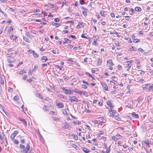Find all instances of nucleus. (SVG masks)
Masks as SVG:
<instances>
[{
    "mask_svg": "<svg viewBox=\"0 0 153 153\" xmlns=\"http://www.w3.org/2000/svg\"><path fill=\"white\" fill-rule=\"evenodd\" d=\"M102 60L98 58L97 61V65H101L102 64Z\"/></svg>",
    "mask_w": 153,
    "mask_h": 153,
    "instance_id": "obj_10",
    "label": "nucleus"
},
{
    "mask_svg": "<svg viewBox=\"0 0 153 153\" xmlns=\"http://www.w3.org/2000/svg\"><path fill=\"white\" fill-rule=\"evenodd\" d=\"M114 65V64L113 63L112 60L110 59L107 61V65L108 66H112Z\"/></svg>",
    "mask_w": 153,
    "mask_h": 153,
    "instance_id": "obj_5",
    "label": "nucleus"
},
{
    "mask_svg": "<svg viewBox=\"0 0 153 153\" xmlns=\"http://www.w3.org/2000/svg\"><path fill=\"white\" fill-rule=\"evenodd\" d=\"M20 147L23 150V151L24 152V153H25V146L22 144L20 145Z\"/></svg>",
    "mask_w": 153,
    "mask_h": 153,
    "instance_id": "obj_11",
    "label": "nucleus"
},
{
    "mask_svg": "<svg viewBox=\"0 0 153 153\" xmlns=\"http://www.w3.org/2000/svg\"><path fill=\"white\" fill-rule=\"evenodd\" d=\"M27 77V76L26 75H24L23 76V79L24 80H25Z\"/></svg>",
    "mask_w": 153,
    "mask_h": 153,
    "instance_id": "obj_60",
    "label": "nucleus"
},
{
    "mask_svg": "<svg viewBox=\"0 0 153 153\" xmlns=\"http://www.w3.org/2000/svg\"><path fill=\"white\" fill-rule=\"evenodd\" d=\"M33 56L35 57H38L39 56V55L34 51H33Z\"/></svg>",
    "mask_w": 153,
    "mask_h": 153,
    "instance_id": "obj_22",
    "label": "nucleus"
},
{
    "mask_svg": "<svg viewBox=\"0 0 153 153\" xmlns=\"http://www.w3.org/2000/svg\"><path fill=\"white\" fill-rule=\"evenodd\" d=\"M14 143L16 144H18L19 143V141L17 140H14Z\"/></svg>",
    "mask_w": 153,
    "mask_h": 153,
    "instance_id": "obj_41",
    "label": "nucleus"
},
{
    "mask_svg": "<svg viewBox=\"0 0 153 153\" xmlns=\"http://www.w3.org/2000/svg\"><path fill=\"white\" fill-rule=\"evenodd\" d=\"M49 107L48 106L44 105L43 108V109L45 111H48L49 110Z\"/></svg>",
    "mask_w": 153,
    "mask_h": 153,
    "instance_id": "obj_15",
    "label": "nucleus"
},
{
    "mask_svg": "<svg viewBox=\"0 0 153 153\" xmlns=\"http://www.w3.org/2000/svg\"><path fill=\"white\" fill-rule=\"evenodd\" d=\"M62 89L65 91V93L66 94H73V91L71 90L66 89L64 88H63Z\"/></svg>",
    "mask_w": 153,
    "mask_h": 153,
    "instance_id": "obj_3",
    "label": "nucleus"
},
{
    "mask_svg": "<svg viewBox=\"0 0 153 153\" xmlns=\"http://www.w3.org/2000/svg\"><path fill=\"white\" fill-rule=\"evenodd\" d=\"M141 8L140 7H135V10L137 12H140L141 11Z\"/></svg>",
    "mask_w": 153,
    "mask_h": 153,
    "instance_id": "obj_19",
    "label": "nucleus"
},
{
    "mask_svg": "<svg viewBox=\"0 0 153 153\" xmlns=\"http://www.w3.org/2000/svg\"><path fill=\"white\" fill-rule=\"evenodd\" d=\"M110 146H109V147L107 149L105 152L107 153H109L110 152Z\"/></svg>",
    "mask_w": 153,
    "mask_h": 153,
    "instance_id": "obj_31",
    "label": "nucleus"
},
{
    "mask_svg": "<svg viewBox=\"0 0 153 153\" xmlns=\"http://www.w3.org/2000/svg\"><path fill=\"white\" fill-rule=\"evenodd\" d=\"M67 61H69V62H68L69 63H71V62H73L71 58L69 59L68 60H67Z\"/></svg>",
    "mask_w": 153,
    "mask_h": 153,
    "instance_id": "obj_45",
    "label": "nucleus"
},
{
    "mask_svg": "<svg viewBox=\"0 0 153 153\" xmlns=\"http://www.w3.org/2000/svg\"><path fill=\"white\" fill-rule=\"evenodd\" d=\"M88 59V58L87 57H86L84 59V61L86 63H87L88 62V61L87 59Z\"/></svg>",
    "mask_w": 153,
    "mask_h": 153,
    "instance_id": "obj_64",
    "label": "nucleus"
},
{
    "mask_svg": "<svg viewBox=\"0 0 153 153\" xmlns=\"http://www.w3.org/2000/svg\"><path fill=\"white\" fill-rule=\"evenodd\" d=\"M12 53L7 54L6 55V57L7 58V61L8 62H14L15 61L14 58L12 56Z\"/></svg>",
    "mask_w": 153,
    "mask_h": 153,
    "instance_id": "obj_1",
    "label": "nucleus"
},
{
    "mask_svg": "<svg viewBox=\"0 0 153 153\" xmlns=\"http://www.w3.org/2000/svg\"><path fill=\"white\" fill-rule=\"evenodd\" d=\"M41 13L42 14H43L44 16H46L47 15V13L43 11H42Z\"/></svg>",
    "mask_w": 153,
    "mask_h": 153,
    "instance_id": "obj_48",
    "label": "nucleus"
},
{
    "mask_svg": "<svg viewBox=\"0 0 153 153\" xmlns=\"http://www.w3.org/2000/svg\"><path fill=\"white\" fill-rule=\"evenodd\" d=\"M58 106V107L59 108H63L64 106V104L62 102L57 103L56 104Z\"/></svg>",
    "mask_w": 153,
    "mask_h": 153,
    "instance_id": "obj_8",
    "label": "nucleus"
},
{
    "mask_svg": "<svg viewBox=\"0 0 153 153\" xmlns=\"http://www.w3.org/2000/svg\"><path fill=\"white\" fill-rule=\"evenodd\" d=\"M82 149L83 151L85 153H89L90 152L89 150L87 149V148L85 147H83L82 148Z\"/></svg>",
    "mask_w": 153,
    "mask_h": 153,
    "instance_id": "obj_16",
    "label": "nucleus"
},
{
    "mask_svg": "<svg viewBox=\"0 0 153 153\" xmlns=\"http://www.w3.org/2000/svg\"><path fill=\"white\" fill-rule=\"evenodd\" d=\"M107 105L111 107L110 109H113L114 106L112 105V104L111 102V100H108L107 102Z\"/></svg>",
    "mask_w": 153,
    "mask_h": 153,
    "instance_id": "obj_4",
    "label": "nucleus"
},
{
    "mask_svg": "<svg viewBox=\"0 0 153 153\" xmlns=\"http://www.w3.org/2000/svg\"><path fill=\"white\" fill-rule=\"evenodd\" d=\"M18 133H19L18 131H17V130L15 131H14L13 134H11L13 135H14L15 136H16V135H17V134Z\"/></svg>",
    "mask_w": 153,
    "mask_h": 153,
    "instance_id": "obj_24",
    "label": "nucleus"
},
{
    "mask_svg": "<svg viewBox=\"0 0 153 153\" xmlns=\"http://www.w3.org/2000/svg\"><path fill=\"white\" fill-rule=\"evenodd\" d=\"M125 19L126 20H129L130 19V17L129 16H126L125 17Z\"/></svg>",
    "mask_w": 153,
    "mask_h": 153,
    "instance_id": "obj_63",
    "label": "nucleus"
},
{
    "mask_svg": "<svg viewBox=\"0 0 153 153\" xmlns=\"http://www.w3.org/2000/svg\"><path fill=\"white\" fill-rule=\"evenodd\" d=\"M113 109H110L109 110V113L110 114V116H112L114 115L115 113V111L114 110H113Z\"/></svg>",
    "mask_w": 153,
    "mask_h": 153,
    "instance_id": "obj_9",
    "label": "nucleus"
},
{
    "mask_svg": "<svg viewBox=\"0 0 153 153\" xmlns=\"http://www.w3.org/2000/svg\"><path fill=\"white\" fill-rule=\"evenodd\" d=\"M10 27V29L8 31V33H10L11 31H13V29L12 28V27Z\"/></svg>",
    "mask_w": 153,
    "mask_h": 153,
    "instance_id": "obj_53",
    "label": "nucleus"
},
{
    "mask_svg": "<svg viewBox=\"0 0 153 153\" xmlns=\"http://www.w3.org/2000/svg\"><path fill=\"white\" fill-rule=\"evenodd\" d=\"M93 122L95 124H100V120H95L93 121Z\"/></svg>",
    "mask_w": 153,
    "mask_h": 153,
    "instance_id": "obj_17",
    "label": "nucleus"
},
{
    "mask_svg": "<svg viewBox=\"0 0 153 153\" xmlns=\"http://www.w3.org/2000/svg\"><path fill=\"white\" fill-rule=\"evenodd\" d=\"M105 13V11L103 10H102L100 12V14L101 16H104V14Z\"/></svg>",
    "mask_w": 153,
    "mask_h": 153,
    "instance_id": "obj_30",
    "label": "nucleus"
},
{
    "mask_svg": "<svg viewBox=\"0 0 153 153\" xmlns=\"http://www.w3.org/2000/svg\"><path fill=\"white\" fill-rule=\"evenodd\" d=\"M114 119L117 120H120V118L117 115L114 116Z\"/></svg>",
    "mask_w": 153,
    "mask_h": 153,
    "instance_id": "obj_37",
    "label": "nucleus"
},
{
    "mask_svg": "<svg viewBox=\"0 0 153 153\" xmlns=\"http://www.w3.org/2000/svg\"><path fill=\"white\" fill-rule=\"evenodd\" d=\"M0 82L1 84H4V81L3 78L1 77H0Z\"/></svg>",
    "mask_w": 153,
    "mask_h": 153,
    "instance_id": "obj_28",
    "label": "nucleus"
},
{
    "mask_svg": "<svg viewBox=\"0 0 153 153\" xmlns=\"http://www.w3.org/2000/svg\"><path fill=\"white\" fill-rule=\"evenodd\" d=\"M126 65H127L128 66L130 65H129L130 62L129 61H126Z\"/></svg>",
    "mask_w": 153,
    "mask_h": 153,
    "instance_id": "obj_61",
    "label": "nucleus"
},
{
    "mask_svg": "<svg viewBox=\"0 0 153 153\" xmlns=\"http://www.w3.org/2000/svg\"><path fill=\"white\" fill-rule=\"evenodd\" d=\"M34 71L33 70H31V69H30L28 72V74L29 75H32V74Z\"/></svg>",
    "mask_w": 153,
    "mask_h": 153,
    "instance_id": "obj_43",
    "label": "nucleus"
},
{
    "mask_svg": "<svg viewBox=\"0 0 153 153\" xmlns=\"http://www.w3.org/2000/svg\"><path fill=\"white\" fill-rule=\"evenodd\" d=\"M133 117L135 118H138L139 117L138 115L136 114H133L132 115Z\"/></svg>",
    "mask_w": 153,
    "mask_h": 153,
    "instance_id": "obj_36",
    "label": "nucleus"
},
{
    "mask_svg": "<svg viewBox=\"0 0 153 153\" xmlns=\"http://www.w3.org/2000/svg\"><path fill=\"white\" fill-rule=\"evenodd\" d=\"M57 97L59 98V99H64L65 98V97H64V96H63V95H62V94H59L58 95V96H57Z\"/></svg>",
    "mask_w": 153,
    "mask_h": 153,
    "instance_id": "obj_23",
    "label": "nucleus"
},
{
    "mask_svg": "<svg viewBox=\"0 0 153 153\" xmlns=\"http://www.w3.org/2000/svg\"><path fill=\"white\" fill-rule=\"evenodd\" d=\"M54 22H59V20L58 18H56L54 19Z\"/></svg>",
    "mask_w": 153,
    "mask_h": 153,
    "instance_id": "obj_51",
    "label": "nucleus"
},
{
    "mask_svg": "<svg viewBox=\"0 0 153 153\" xmlns=\"http://www.w3.org/2000/svg\"><path fill=\"white\" fill-rule=\"evenodd\" d=\"M81 8L83 10V11H87V12L88 11V9H86V8H85L83 7H81Z\"/></svg>",
    "mask_w": 153,
    "mask_h": 153,
    "instance_id": "obj_44",
    "label": "nucleus"
},
{
    "mask_svg": "<svg viewBox=\"0 0 153 153\" xmlns=\"http://www.w3.org/2000/svg\"><path fill=\"white\" fill-rule=\"evenodd\" d=\"M63 128L65 129H67L69 128V126L68 125H66L63 126Z\"/></svg>",
    "mask_w": 153,
    "mask_h": 153,
    "instance_id": "obj_49",
    "label": "nucleus"
},
{
    "mask_svg": "<svg viewBox=\"0 0 153 153\" xmlns=\"http://www.w3.org/2000/svg\"><path fill=\"white\" fill-rule=\"evenodd\" d=\"M82 22L81 23H80V25H82V26H80V25H78L77 26V28H82L83 27V26L82 25Z\"/></svg>",
    "mask_w": 153,
    "mask_h": 153,
    "instance_id": "obj_39",
    "label": "nucleus"
},
{
    "mask_svg": "<svg viewBox=\"0 0 153 153\" xmlns=\"http://www.w3.org/2000/svg\"><path fill=\"white\" fill-rule=\"evenodd\" d=\"M112 139L113 140L115 141H117L118 139L117 137H116L115 136H113L112 137Z\"/></svg>",
    "mask_w": 153,
    "mask_h": 153,
    "instance_id": "obj_29",
    "label": "nucleus"
},
{
    "mask_svg": "<svg viewBox=\"0 0 153 153\" xmlns=\"http://www.w3.org/2000/svg\"><path fill=\"white\" fill-rule=\"evenodd\" d=\"M38 66L37 65H35L34 67L33 68V71H36L37 69L38 68Z\"/></svg>",
    "mask_w": 153,
    "mask_h": 153,
    "instance_id": "obj_34",
    "label": "nucleus"
},
{
    "mask_svg": "<svg viewBox=\"0 0 153 153\" xmlns=\"http://www.w3.org/2000/svg\"><path fill=\"white\" fill-rule=\"evenodd\" d=\"M81 37L82 38H85V39H87V38H88V37L85 36L84 34H82L81 35Z\"/></svg>",
    "mask_w": 153,
    "mask_h": 153,
    "instance_id": "obj_54",
    "label": "nucleus"
},
{
    "mask_svg": "<svg viewBox=\"0 0 153 153\" xmlns=\"http://www.w3.org/2000/svg\"><path fill=\"white\" fill-rule=\"evenodd\" d=\"M82 87L85 88L86 89L87 88V86L86 85H85V84H83L82 85Z\"/></svg>",
    "mask_w": 153,
    "mask_h": 153,
    "instance_id": "obj_50",
    "label": "nucleus"
},
{
    "mask_svg": "<svg viewBox=\"0 0 153 153\" xmlns=\"http://www.w3.org/2000/svg\"><path fill=\"white\" fill-rule=\"evenodd\" d=\"M144 143L147 145L149 148L150 147V146H149L150 143H149V141L148 140L144 141Z\"/></svg>",
    "mask_w": 153,
    "mask_h": 153,
    "instance_id": "obj_26",
    "label": "nucleus"
},
{
    "mask_svg": "<svg viewBox=\"0 0 153 153\" xmlns=\"http://www.w3.org/2000/svg\"><path fill=\"white\" fill-rule=\"evenodd\" d=\"M74 91L75 92L81 95H82L83 93L82 91H81L80 90H79L78 89H76Z\"/></svg>",
    "mask_w": 153,
    "mask_h": 153,
    "instance_id": "obj_14",
    "label": "nucleus"
},
{
    "mask_svg": "<svg viewBox=\"0 0 153 153\" xmlns=\"http://www.w3.org/2000/svg\"><path fill=\"white\" fill-rule=\"evenodd\" d=\"M64 40L68 43H71V41L67 38H65L64 39Z\"/></svg>",
    "mask_w": 153,
    "mask_h": 153,
    "instance_id": "obj_27",
    "label": "nucleus"
},
{
    "mask_svg": "<svg viewBox=\"0 0 153 153\" xmlns=\"http://www.w3.org/2000/svg\"><path fill=\"white\" fill-rule=\"evenodd\" d=\"M27 81L28 82H31L33 80H32V79L30 78L29 79H27Z\"/></svg>",
    "mask_w": 153,
    "mask_h": 153,
    "instance_id": "obj_58",
    "label": "nucleus"
},
{
    "mask_svg": "<svg viewBox=\"0 0 153 153\" xmlns=\"http://www.w3.org/2000/svg\"><path fill=\"white\" fill-rule=\"evenodd\" d=\"M14 100L15 101H17L19 99V97L18 96H16L14 97Z\"/></svg>",
    "mask_w": 153,
    "mask_h": 153,
    "instance_id": "obj_42",
    "label": "nucleus"
},
{
    "mask_svg": "<svg viewBox=\"0 0 153 153\" xmlns=\"http://www.w3.org/2000/svg\"><path fill=\"white\" fill-rule=\"evenodd\" d=\"M20 143L22 144H24L25 143V140L21 139L20 140Z\"/></svg>",
    "mask_w": 153,
    "mask_h": 153,
    "instance_id": "obj_57",
    "label": "nucleus"
},
{
    "mask_svg": "<svg viewBox=\"0 0 153 153\" xmlns=\"http://www.w3.org/2000/svg\"><path fill=\"white\" fill-rule=\"evenodd\" d=\"M23 39L26 42L28 43H30V40L28 39L27 38V37H26L25 36H23Z\"/></svg>",
    "mask_w": 153,
    "mask_h": 153,
    "instance_id": "obj_21",
    "label": "nucleus"
},
{
    "mask_svg": "<svg viewBox=\"0 0 153 153\" xmlns=\"http://www.w3.org/2000/svg\"><path fill=\"white\" fill-rule=\"evenodd\" d=\"M80 3L81 5H83L84 4V0H80Z\"/></svg>",
    "mask_w": 153,
    "mask_h": 153,
    "instance_id": "obj_47",
    "label": "nucleus"
},
{
    "mask_svg": "<svg viewBox=\"0 0 153 153\" xmlns=\"http://www.w3.org/2000/svg\"><path fill=\"white\" fill-rule=\"evenodd\" d=\"M129 49H130V50L131 51H134V48L132 46L130 47Z\"/></svg>",
    "mask_w": 153,
    "mask_h": 153,
    "instance_id": "obj_62",
    "label": "nucleus"
},
{
    "mask_svg": "<svg viewBox=\"0 0 153 153\" xmlns=\"http://www.w3.org/2000/svg\"><path fill=\"white\" fill-rule=\"evenodd\" d=\"M82 13H83V14L84 15V16L85 17H86V16H87V11H83Z\"/></svg>",
    "mask_w": 153,
    "mask_h": 153,
    "instance_id": "obj_38",
    "label": "nucleus"
},
{
    "mask_svg": "<svg viewBox=\"0 0 153 153\" xmlns=\"http://www.w3.org/2000/svg\"><path fill=\"white\" fill-rule=\"evenodd\" d=\"M42 61L44 60V61H45L48 60V59L46 56H44L42 57Z\"/></svg>",
    "mask_w": 153,
    "mask_h": 153,
    "instance_id": "obj_25",
    "label": "nucleus"
},
{
    "mask_svg": "<svg viewBox=\"0 0 153 153\" xmlns=\"http://www.w3.org/2000/svg\"><path fill=\"white\" fill-rule=\"evenodd\" d=\"M10 38L11 39H13L14 40H15L16 41V39H17V37L16 36H15V35H11V36H10Z\"/></svg>",
    "mask_w": 153,
    "mask_h": 153,
    "instance_id": "obj_18",
    "label": "nucleus"
},
{
    "mask_svg": "<svg viewBox=\"0 0 153 153\" xmlns=\"http://www.w3.org/2000/svg\"><path fill=\"white\" fill-rule=\"evenodd\" d=\"M33 51H34L29 50L27 51V52L30 53H33Z\"/></svg>",
    "mask_w": 153,
    "mask_h": 153,
    "instance_id": "obj_55",
    "label": "nucleus"
},
{
    "mask_svg": "<svg viewBox=\"0 0 153 153\" xmlns=\"http://www.w3.org/2000/svg\"><path fill=\"white\" fill-rule=\"evenodd\" d=\"M19 120H21L22 121V123L24 125H27V122L24 119H22V118H19Z\"/></svg>",
    "mask_w": 153,
    "mask_h": 153,
    "instance_id": "obj_12",
    "label": "nucleus"
},
{
    "mask_svg": "<svg viewBox=\"0 0 153 153\" xmlns=\"http://www.w3.org/2000/svg\"><path fill=\"white\" fill-rule=\"evenodd\" d=\"M53 24V25L57 27H58L60 26V25L59 23L54 22Z\"/></svg>",
    "mask_w": 153,
    "mask_h": 153,
    "instance_id": "obj_32",
    "label": "nucleus"
},
{
    "mask_svg": "<svg viewBox=\"0 0 153 153\" xmlns=\"http://www.w3.org/2000/svg\"><path fill=\"white\" fill-rule=\"evenodd\" d=\"M102 88L103 89L106 91H108V87L107 85L105 83H102Z\"/></svg>",
    "mask_w": 153,
    "mask_h": 153,
    "instance_id": "obj_7",
    "label": "nucleus"
},
{
    "mask_svg": "<svg viewBox=\"0 0 153 153\" xmlns=\"http://www.w3.org/2000/svg\"><path fill=\"white\" fill-rule=\"evenodd\" d=\"M16 136L11 134L10 136L11 139L12 141H14L15 139V137Z\"/></svg>",
    "mask_w": 153,
    "mask_h": 153,
    "instance_id": "obj_35",
    "label": "nucleus"
},
{
    "mask_svg": "<svg viewBox=\"0 0 153 153\" xmlns=\"http://www.w3.org/2000/svg\"><path fill=\"white\" fill-rule=\"evenodd\" d=\"M140 41L139 39H135L134 40V43H137Z\"/></svg>",
    "mask_w": 153,
    "mask_h": 153,
    "instance_id": "obj_40",
    "label": "nucleus"
},
{
    "mask_svg": "<svg viewBox=\"0 0 153 153\" xmlns=\"http://www.w3.org/2000/svg\"><path fill=\"white\" fill-rule=\"evenodd\" d=\"M53 119L55 121H57L59 120V119L56 117H53Z\"/></svg>",
    "mask_w": 153,
    "mask_h": 153,
    "instance_id": "obj_52",
    "label": "nucleus"
},
{
    "mask_svg": "<svg viewBox=\"0 0 153 153\" xmlns=\"http://www.w3.org/2000/svg\"><path fill=\"white\" fill-rule=\"evenodd\" d=\"M153 90V86H151L149 87V88H148V92H150L151 91H152Z\"/></svg>",
    "mask_w": 153,
    "mask_h": 153,
    "instance_id": "obj_20",
    "label": "nucleus"
},
{
    "mask_svg": "<svg viewBox=\"0 0 153 153\" xmlns=\"http://www.w3.org/2000/svg\"><path fill=\"white\" fill-rule=\"evenodd\" d=\"M100 36L97 35H94L93 36V37L92 38V39L94 41H95L97 42V40L99 39Z\"/></svg>",
    "mask_w": 153,
    "mask_h": 153,
    "instance_id": "obj_6",
    "label": "nucleus"
},
{
    "mask_svg": "<svg viewBox=\"0 0 153 153\" xmlns=\"http://www.w3.org/2000/svg\"><path fill=\"white\" fill-rule=\"evenodd\" d=\"M99 119L101 121H102L105 120V118L103 117L99 118Z\"/></svg>",
    "mask_w": 153,
    "mask_h": 153,
    "instance_id": "obj_46",
    "label": "nucleus"
},
{
    "mask_svg": "<svg viewBox=\"0 0 153 153\" xmlns=\"http://www.w3.org/2000/svg\"><path fill=\"white\" fill-rule=\"evenodd\" d=\"M30 148V146L29 144H28L26 147V149L25 148V153H28Z\"/></svg>",
    "mask_w": 153,
    "mask_h": 153,
    "instance_id": "obj_13",
    "label": "nucleus"
},
{
    "mask_svg": "<svg viewBox=\"0 0 153 153\" xmlns=\"http://www.w3.org/2000/svg\"><path fill=\"white\" fill-rule=\"evenodd\" d=\"M26 72L24 70H22L19 71V74L20 75H22L24 73H26Z\"/></svg>",
    "mask_w": 153,
    "mask_h": 153,
    "instance_id": "obj_33",
    "label": "nucleus"
},
{
    "mask_svg": "<svg viewBox=\"0 0 153 153\" xmlns=\"http://www.w3.org/2000/svg\"><path fill=\"white\" fill-rule=\"evenodd\" d=\"M82 82L83 83L85 84L88 85H89V84L85 81V80H82Z\"/></svg>",
    "mask_w": 153,
    "mask_h": 153,
    "instance_id": "obj_59",
    "label": "nucleus"
},
{
    "mask_svg": "<svg viewBox=\"0 0 153 153\" xmlns=\"http://www.w3.org/2000/svg\"><path fill=\"white\" fill-rule=\"evenodd\" d=\"M86 74L87 75H88L89 76L91 77L93 79H94L91 75L89 73L86 72Z\"/></svg>",
    "mask_w": 153,
    "mask_h": 153,
    "instance_id": "obj_56",
    "label": "nucleus"
},
{
    "mask_svg": "<svg viewBox=\"0 0 153 153\" xmlns=\"http://www.w3.org/2000/svg\"><path fill=\"white\" fill-rule=\"evenodd\" d=\"M69 98L71 102H78V100L76 97V96H70L69 97Z\"/></svg>",
    "mask_w": 153,
    "mask_h": 153,
    "instance_id": "obj_2",
    "label": "nucleus"
}]
</instances>
